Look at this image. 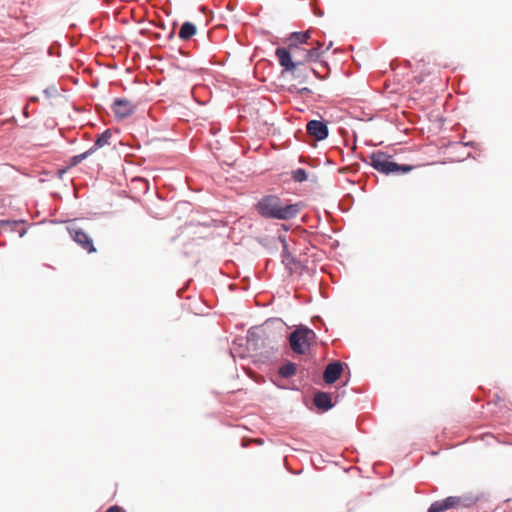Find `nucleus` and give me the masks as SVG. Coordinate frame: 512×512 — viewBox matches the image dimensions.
I'll list each match as a JSON object with an SVG mask.
<instances>
[{
  "mask_svg": "<svg viewBox=\"0 0 512 512\" xmlns=\"http://www.w3.org/2000/svg\"><path fill=\"white\" fill-rule=\"evenodd\" d=\"M259 215L268 219L290 220L300 212L298 204H286L276 195H266L255 205Z\"/></svg>",
  "mask_w": 512,
  "mask_h": 512,
  "instance_id": "1",
  "label": "nucleus"
},
{
  "mask_svg": "<svg viewBox=\"0 0 512 512\" xmlns=\"http://www.w3.org/2000/svg\"><path fill=\"white\" fill-rule=\"evenodd\" d=\"M369 164L378 172L386 175L391 173L403 174L413 169L411 165L397 164L392 160L391 155L381 151L373 152L369 156Z\"/></svg>",
  "mask_w": 512,
  "mask_h": 512,
  "instance_id": "2",
  "label": "nucleus"
},
{
  "mask_svg": "<svg viewBox=\"0 0 512 512\" xmlns=\"http://www.w3.org/2000/svg\"><path fill=\"white\" fill-rule=\"evenodd\" d=\"M315 339V332L308 327L297 328L288 338L291 349L297 354H306Z\"/></svg>",
  "mask_w": 512,
  "mask_h": 512,
  "instance_id": "3",
  "label": "nucleus"
},
{
  "mask_svg": "<svg viewBox=\"0 0 512 512\" xmlns=\"http://www.w3.org/2000/svg\"><path fill=\"white\" fill-rule=\"evenodd\" d=\"M477 501L478 498L475 496H449L443 500L432 503L428 512H444L458 507H471L476 504Z\"/></svg>",
  "mask_w": 512,
  "mask_h": 512,
  "instance_id": "4",
  "label": "nucleus"
},
{
  "mask_svg": "<svg viewBox=\"0 0 512 512\" xmlns=\"http://www.w3.org/2000/svg\"><path fill=\"white\" fill-rule=\"evenodd\" d=\"M297 53V51L291 50L289 46L288 48L279 47L275 51L279 64L285 71L291 72L293 76H296L297 68L303 65V61H300V57L293 60V56L296 57Z\"/></svg>",
  "mask_w": 512,
  "mask_h": 512,
  "instance_id": "5",
  "label": "nucleus"
},
{
  "mask_svg": "<svg viewBox=\"0 0 512 512\" xmlns=\"http://www.w3.org/2000/svg\"><path fill=\"white\" fill-rule=\"evenodd\" d=\"M68 233L71 238L88 253L96 252L92 238L88 233L75 222L70 223L67 227Z\"/></svg>",
  "mask_w": 512,
  "mask_h": 512,
  "instance_id": "6",
  "label": "nucleus"
},
{
  "mask_svg": "<svg viewBox=\"0 0 512 512\" xmlns=\"http://www.w3.org/2000/svg\"><path fill=\"white\" fill-rule=\"evenodd\" d=\"M311 48L301 50L302 55L300 61H303V65L309 62L317 61L324 54L325 51L329 50L332 43L330 42L326 49H323V43L316 41L309 43Z\"/></svg>",
  "mask_w": 512,
  "mask_h": 512,
  "instance_id": "7",
  "label": "nucleus"
},
{
  "mask_svg": "<svg viewBox=\"0 0 512 512\" xmlns=\"http://www.w3.org/2000/svg\"><path fill=\"white\" fill-rule=\"evenodd\" d=\"M112 110L117 118L124 119L134 113L135 105L128 99L117 98L114 100Z\"/></svg>",
  "mask_w": 512,
  "mask_h": 512,
  "instance_id": "8",
  "label": "nucleus"
},
{
  "mask_svg": "<svg viewBox=\"0 0 512 512\" xmlns=\"http://www.w3.org/2000/svg\"><path fill=\"white\" fill-rule=\"evenodd\" d=\"M307 132L318 141L324 140L328 136L327 125L318 120H311L308 122Z\"/></svg>",
  "mask_w": 512,
  "mask_h": 512,
  "instance_id": "9",
  "label": "nucleus"
},
{
  "mask_svg": "<svg viewBox=\"0 0 512 512\" xmlns=\"http://www.w3.org/2000/svg\"><path fill=\"white\" fill-rule=\"evenodd\" d=\"M311 38V31L307 30L305 32H293L288 38V46L291 50H295L300 52L299 45L300 44H309V39Z\"/></svg>",
  "mask_w": 512,
  "mask_h": 512,
  "instance_id": "10",
  "label": "nucleus"
},
{
  "mask_svg": "<svg viewBox=\"0 0 512 512\" xmlns=\"http://www.w3.org/2000/svg\"><path fill=\"white\" fill-rule=\"evenodd\" d=\"M342 371L343 367L340 362H333L328 364L323 373V379L325 383H334L341 376Z\"/></svg>",
  "mask_w": 512,
  "mask_h": 512,
  "instance_id": "11",
  "label": "nucleus"
},
{
  "mask_svg": "<svg viewBox=\"0 0 512 512\" xmlns=\"http://www.w3.org/2000/svg\"><path fill=\"white\" fill-rule=\"evenodd\" d=\"M314 404L320 409L328 410L332 407L331 397L325 392H317L314 396Z\"/></svg>",
  "mask_w": 512,
  "mask_h": 512,
  "instance_id": "12",
  "label": "nucleus"
},
{
  "mask_svg": "<svg viewBox=\"0 0 512 512\" xmlns=\"http://www.w3.org/2000/svg\"><path fill=\"white\" fill-rule=\"evenodd\" d=\"M196 34V26L191 22H184L179 31L181 40H189Z\"/></svg>",
  "mask_w": 512,
  "mask_h": 512,
  "instance_id": "13",
  "label": "nucleus"
},
{
  "mask_svg": "<svg viewBox=\"0 0 512 512\" xmlns=\"http://www.w3.org/2000/svg\"><path fill=\"white\" fill-rule=\"evenodd\" d=\"M112 137V134L110 132V130H106L105 132H103L98 138L97 140L95 141L94 145L91 147L93 148V152L98 149V148H101L105 145H110V139Z\"/></svg>",
  "mask_w": 512,
  "mask_h": 512,
  "instance_id": "14",
  "label": "nucleus"
},
{
  "mask_svg": "<svg viewBox=\"0 0 512 512\" xmlns=\"http://www.w3.org/2000/svg\"><path fill=\"white\" fill-rule=\"evenodd\" d=\"M297 366L295 363L287 362L279 368V374L284 378H289L295 375Z\"/></svg>",
  "mask_w": 512,
  "mask_h": 512,
  "instance_id": "15",
  "label": "nucleus"
},
{
  "mask_svg": "<svg viewBox=\"0 0 512 512\" xmlns=\"http://www.w3.org/2000/svg\"><path fill=\"white\" fill-rule=\"evenodd\" d=\"M282 244H283V259H282V262L286 265V267H288L289 269H292V265H294L296 263L295 259L288 252L287 243H286V241L284 239L282 240Z\"/></svg>",
  "mask_w": 512,
  "mask_h": 512,
  "instance_id": "16",
  "label": "nucleus"
},
{
  "mask_svg": "<svg viewBox=\"0 0 512 512\" xmlns=\"http://www.w3.org/2000/svg\"><path fill=\"white\" fill-rule=\"evenodd\" d=\"M291 177L295 182H303L307 179V174L304 169L298 168L292 171Z\"/></svg>",
  "mask_w": 512,
  "mask_h": 512,
  "instance_id": "17",
  "label": "nucleus"
},
{
  "mask_svg": "<svg viewBox=\"0 0 512 512\" xmlns=\"http://www.w3.org/2000/svg\"><path fill=\"white\" fill-rule=\"evenodd\" d=\"M93 153V148H90L89 150H87L86 152L82 153V154H79V155H76L72 158V161H73V164L76 165L78 163H80L82 160H84L86 157H88L90 154Z\"/></svg>",
  "mask_w": 512,
  "mask_h": 512,
  "instance_id": "18",
  "label": "nucleus"
},
{
  "mask_svg": "<svg viewBox=\"0 0 512 512\" xmlns=\"http://www.w3.org/2000/svg\"><path fill=\"white\" fill-rule=\"evenodd\" d=\"M106 512H122V509L119 506H111Z\"/></svg>",
  "mask_w": 512,
  "mask_h": 512,
  "instance_id": "19",
  "label": "nucleus"
},
{
  "mask_svg": "<svg viewBox=\"0 0 512 512\" xmlns=\"http://www.w3.org/2000/svg\"><path fill=\"white\" fill-rule=\"evenodd\" d=\"M1 224L2 225H10V222L9 221H2Z\"/></svg>",
  "mask_w": 512,
  "mask_h": 512,
  "instance_id": "20",
  "label": "nucleus"
},
{
  "mask_svg": "<svg viewBox=\"0 0 512 512\" xmlns=\"http://www.w3.org/2000/svg\"><path fill=\"white\" fill-rule=\"evenodd\" d=\"M9 121H10V122H13V123H15V122H16V120H15V118H14V117H12Z\"/></svg>",
  "mask_w": 512,
  "mask_h": 512,
  "instance_id": "21",
  "label": "nucleus"
}]
</instances>
